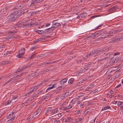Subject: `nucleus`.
<instances>
[{
	"label": "nucleus",
	"instance_id": "f257e3e1",
	"mask_svg": "<svg viewBox=\"0 0 123 123\" xmlns=\"http://www.w3.org/2000/svg\"><path fill=\"white\" fill-rule=\"evenodd\" d=\"M16 17L13 12L9 15L8 17V18L6 20V21L8 22H9L14 21L17 19V17Z\"/></svg>",
	"mask_w": 123,
	"mask_h": 123
},
{
	"label": "nucleus",
	"instance_id": "f03ea898",
	"mask_svg": "<svg viewBox=\"0 0 123 123\" xmlns=\"http://www.w3.org/2000/svg\"><path fill=\"white\" fill-rule=\"evenodd\" d=\"M44 0H32L30 3L28 5L30 6H34L35 4L40 3Z\"/></svg>",
	"mask_w": 123,
	"mask_h": 123
},
{
	"label": "nucleus",
	"instance_id": "7ed1b4c3",
	"mask_svg": "<svg viewBox=\"0 0 123 123\" xmlns=\"http://www.w3.org/2000/svg\"><path fill=\"white\" fill-rule=\"evenodd\" d=\"M13 13L15 15V16L17 17V19L19 17L22 15V14L21 12L17 11H16L13 12Z\"/></svg>",
	"mask_w": 123,
	"mask_h": 123
},
{
	"label": "nucleus",
	"instance_id": "20e7f679",
	"mask_svg": "<svg viewBox=\"0 0 123 123\" xmlns=\"http://www.w3.org/2000/svg\"><path fill=\"white\" fill-rule=\"evenodd\" d=\"M96 51V53H97V55H102L103 54H105V53H104L106 51L105 50H97V51Z\"/></svg>",
	"mask_w": 123,
	"mask_h": 123
},
{
	"label": "nucleus",
	"instance_id": "39448f33",
	"mask_svg": "<svg viewBox=\"0 0 123 123\" xmlns=\"http://www.w3.org/2000/svg\"><path fill=\"white\" fill-rule=\"evenodd\" d=\"M103 31H99L95 32L94 34H93V36H93V37H95L96 35L99 36L102 35V33L103 32Z\"/></svg>",
	"mask_w": 123,
	"mask_h": 123
},
{
	"label": "nucleus",
	"instance_id": "423d86ee",
	"mask_svg": "<svg viewBox=\"0 0 123 123\" xmlns=\"http://www.w3.org/2000/svg\"><path fill=\"white\" fill-rule=\"evenodd\" d=\"M119 57L117 56H114L111 59L112 62L113 63H117L118 61V59Z\"/></svg>",
	"mask_w": 123,
	"mask_h": 123
},
{
	"label": "nucleus",
	"instance_id": "0eeeda50",
	"mask_svg": "<svg viewBox=\"0 0 123 123\" xmlns=\"http://www.w3.org/2000/svg\"><path fill=\"white\" fill-rule=\"evenodd\" d=\"M96 51H97V49L95 50H94L91 51L90 54H87V56L88 57L89 56H92V55H94V54H95V56H97V53H96Z\"/></svg>",
	"mask_w": 123,
	"mask_h": 123
},
{
	"label": "nucleus",
	"instance_id": "6e6552de",
	"mask_svg": "<svg viewBox=\"0 0 123 123\" xmlns=\"http://www.w3.org/2000/svg\"><path fill=\"white\" fill-rule=\"evenodd\" d=\"M61 25L60 23H55L54 21H53V26H54V27L56 28Z\"/></svg>",
	"mask_w": 123,
	"mask_h": 123
},
{
	"label": "nucleus",
	"instance_id": "1a4fd4ad",
	"mask_svg": "<svg viewBox=\"0 0 123 123\" xmlns=\"http://www.w3.org/2000/svg\"><path fill=\"white\" fill-rule=\"evenodd\" d=\"M68 80V79L67 78L63 79L60 81V83L61 84H63L66 83Z\"/></svg>",
	"mask_w": 123,
	"mask_h": 123
},
{
	"label": "nucleus",
	"instance_id": "9d476101",
	"mask_svg": "<svg viewBox=\"0 0 123 123\" xmlns=\"http://www.w3.org/2000/svg\"><path fill=\"white\" fill-rule=\"evenodd\" d=\"M117 7L115 6H114L113 7L110 8L109 9V12H113V11H115L117 9Z\"/></svg>",
	"mask_w": 123,
	"mask_h": 123
},
{
	"label": "nucleus",
	"instance_id": "9b49d317",
	"mask_svg": "<svg viewBox=\"0 0 123 123\" xmlns=\"http://www.w3.org/2000/svg\"><path fill=\"white\" fill-rule=\"evenodd\" d=\"M28 67V65H26L23 66V67L21 69H20L19 70H17L15 73H17L18 72H19L21 71V70H24L26 68H27Z\"/></svg>",
	"mask_w": 123,
	"mask_h": 123
},
{
	"label": "nucleus",
	"instance_id": "f8f14e48",
	"mask_svg": "<svg viewBox=\"0 0 123 123\" xmlns=\"http://www.w3.org/2000/svg\"><path fill=\"white\" fill-rule=\"evenodd\" d=\"M26 15L28 17H30L31 16V11L30 10H29L28 9Z\"/></svg>",
	"mask_w": 123,
	"mask_h": 123
},
{
	"label": "nucleus",
	"instance_id": "ddd939ff",
	"mask_svg": "<svg viewBox=\"0 0 123 123\" xmlns=\"http://www.w3.org/2000/svg\"><path fill=\"white\" fill-rule=\"evenodd\" d=\"M19 52H20V53L18 54V55L17 56H18L19 58H22V56L24 55L25 53V52H21L20 51Z\"/></svg>",
	"mask_w": 123,
	"mask_h": 123
},
{
	"label": "nucleus",
	"instance_id": "4468645a",
	"mask_svg": "<svg viewBox=\"0 0 123 123\" xmlns=\"http://www.w3.org/2000/svg\"><path fill=\"white\" fill-rule=\"evenodd\" d=\"M21 26L23 28H27L29 27V24H23L21 25Z\"/></svg>",
	"mask_w": 123,
	"mask_h": 123
},
{
	"label": "nucleus",
	"instance_id": "2eb2a0df",
	"mask_svg": "<svg viewBox=\"0 0 123 123\" xmlns=\"http://www.w3.org/2000/svg\"><path fill=\"white\" fill-rule=\"evenodd\" d=\"M51 32V31L49 30V28L45 29L44 31V32L45 33L48 34Z\"/></svg>",
	"mask_w": 123,
	"mask_h": 123
},
{
	"label": "nucleus",
	"instance_id": "dca6fc26",
	"mask_svg": "<svg viewBox=\"0 0 123 123\" xmlns=\"http://www.w3.org/2000/svg\"><path fill=\"white\" fill-rule=\"evenodd\" d=\"M28 9H24L23 11H22L21 12L22 14H26H26H27V12L28 11Z\"/></svg>",
	"mask_w": 123,
	"mask_h": 123
},
{
	"label": "nucleus",
	"instance_id": "f3484780",
	"mask_svg": "<svg viewBox=\"0 0 123 123\" xmlns=\"http://www.w3.org/2000/svg\"><path fill=\"white\" fill-rule=\"evenodd\" d=\"M118 106H120L121 107L123 106V102L119 101L117 104Z\"/></svg>",
	"mask_w": 123,
	"mask_h": 123
},
{
	"label": "nucleus",
	"instance_id": "a211bd4d",
	"mask_svg": "<svg viewBox=\"0 0 123 123\" xmlns=\"http://www.w3.org/2000/svg\"><path fill=\"white\" fill-rule=\"evenodd\" d=\"M74 78H71L69 79L68 82L69 84H72L74 81Z\"/></svg>",
	"mask_w": 123,
	"mask_h": 123
},
{
	"label": "nucleus",
	"instance_id": "6ab92c4d",
	"mask_svg": "<svg viewBox=\"0 0 123 123\" xmlns=\"http://www.w3.org/2000/svg\"><path fill=\"white\" fill-rule=\"evenodd\" d=\"M87 14L86 13L83 12L82 14H80V17H81L82 18L85 17L86 16Z\"/></svg>",
	"mask_w": 123,
	"mask_h": 123
},
{
	"label": "nucleus",
	"instance_id": "aec40b11",
	"mask_svg": "<svg viewBox=\"0 0 123 123\" xmlns=\"http://www.w3.org/2000/svg\"><path fill=\"white\" fill-rule=\"evenodd\" d=\"M110 106L107 105V106H105L102 109V110L103 111L105 110H106L108 109H110Z\"/></svg>",
	"mask_w": 123,
	"mask_h": 123
},
{
	"label": "nucleus",
	"instance_id": "412c9836",
	"mask_svg": "<svg viewBox=\"0 0 123 123\" xmlns=\"http://www.w3.org/2000/svg\"><path fill=\"white\" fill-rule=\"evenodd\" d=\"M49 37V36H46L45 35H42L41 36V38H42V39H45Z\"/></svg>",
	"mask_w": 123,
	"mask_h": 123
},
{
	"label": "nucleus",
	"instance_id": "4be33fe9",
	"mask_svg": "<svg viewBox=\"0 0 123 123\" xmlns=\"http://www.w3.org/2000/svg\"><path fill=\"white\" fill-rule=\"evenodd\" d=\"M94 86V85L93 84L89 85L87 88V90H89L90 89L92 88Z\"/></svg>",
	"mask_w": 123,
	"mask_h": 123
},
{
	"label": "nucleus",
	"instance_id": "5701e85b",
	"mask_svg": "<svg viewBox=\"0 0 123 123\" xmlns=\"http://www.w3.org/2000/svg\"><path fill=\"white\" fill-rule=\"evenodd\" d=\"M22 75H23V74L22 73H21L19 75H17L16 76L13 77L12 78L13 80L14 79H16L17 78L19 77H20V76H22Z\"/></svg>",
	"mask_w": 123,
	"mask_h": 123
},
{
	"label": "nucleus",
	"instance_id": "b1692460",
	"mask_svg": "<svg viewBox=\"0 0 123 123\" xmlns=\"http://www.w3.org/2000/svg\"><path fill=\"white\" fill-rule=\"evenodd\" d=\"M55 84H54L52 86L48 88L46 90V92H47L48 90L54 88L55 87Z\"/></svg>",
	"mask_w": 123,
	"mask_h": 123
},
{
	"label": "nucleus",
	"instance_id": "393cba45",
	"mask_svg": "<svg viewBox=\"0 0 123 123\" xmlns=\"http://www.w3.org/2000/svg\"><path fill=\"white\" fill-rule=\"evenodd\" d=\"M45 56V54H41L40 55L38 56V57H39L41 59H42L43 58H44Z\"/></svg>",
	"mask_w": 123,
	"mask_h": 123
},
{
	"label": "nucleus",
	"instance_id": "a878e982",
	"mask_svg": "<svg viewBox=\"0 0 123 123\" xmlns=\"http://www.w3.org/2000/svg\"><path fill=\"white\" fill-rule=\"evenodd\" d=\"M71 118L70 117L67 118V119L65 120L64 121V122L67 123L70 121Z\"/></svg>",
	"mask_w": 123,
	"mask_h": 123
},
{
	"label": "nucleus",
	"instance_id": "bb28decb",
	"mask_svg": "<svg viewBox=\"0 0 123 123\" xmlns=\"http://www.w3.org/2000/svg\"><path fill=\"white\" fill-rule=\"evenodd\" d=\"M42 41V38H39L37 39L36 41L35 42V43H36L39 41Z\"/></svg>",
	"mask_w": 123,
	"mask_h": 123
},
{
	"label": "nucleus",
	"instance_id": "cd10ccee",
	"mask_svg": "<svg viewBox=\"0 0 123 123\" xmlns=\"http://www.w3.org/2000/svg\"><path fill=\"white\" fill-rule=\"evenodd\" d=\"M37 31L39 34H42L43 33V31L38 30H37Z\"/></svg>",
	"mask_w": 123,
	"mask_h": 123
},
{
	"label": "nucleus",
	"instance_id": "c85d7f7f",
	"mask_svg": "<svg viewBox=\"0 0 123 123\" xmlns=\"http://www.w3.org/2000/svg\"><path fill=\"white\" fill-rule=\"evenodd\" d=\"M11 101L9 100L7 101L5 103V105H7L11 103Z\"/></svg>",
	"mask_w": 123,
	"mask_h": 123
},
{
	"label": "nucleus",
	"instance_id": "c756f323",
	"mask_svg": "<svg viewBox=\"0 0 123 123\" xmlns=\"http://www.w3.org/2000/svg\"><path fill=\"white\" fill-rule=\"evenodd\" d=\"M37 13L35 11H34L33 12L31 11V16H32L35 15Z\"/></svg>",
	"mask_w": 123,
	"mask_h": 123
},
{
	"label": "nucleus",
	"instance_id": "7c9ffc66",
	"mask_svg": "<svg viewBox=\"0 0 123 123\" xmlns=\"http://www.w3.org/2000/svg\"><path fill=\"white\" fill-rule=\"evenodd\" d=\"M55 27H54V26H52L51 27L49 28V29H51V32H52L55 29Z\"/></svg>",
	"mask_w": 123,
	"mask_h": 123
},
{
	"label": "nucleus",
	"instance_id": "2f4dec72",
	"mask_svg": "<svg viewBox=\"0 0 123 123\" xmlns=\"http://www.w3.org/2000/svg\"><path fill=\"white\" fill-rule=\"evenodd\" d=\"M35 54H34L32 55H31V56L29 57L28 60L30 59L31 60L32 58H33L35 56Z\"/></svg>",
	"mask_w": 123,
	"mask_h": 123
},
{
	"label": "nucleus",
	"instance_id": "473e14b6",
	"mask_svg": "<svg viewBox=\"0 0 123 123\" xmlns=\"http://www.w3.org/2000/svg\"><path fill=\"white\" fill-rule=\"evenodd\" d=\"M29 27H30L31 26H33L35 25L36 24L34 23H30L29 24Z\"/></svg>",
	"mask_w": 123,
	"mask_h": 123
},
{
	"label": "nucleus",
	"instance_id": "72a5a7b5",
	"mask_svg": "<svg viewBox=\"0 0 123 123\" xmlns=\"http://www.w3.org/2000/svg\"><path fill=\"white\" fill-rule=\"evenodd\" d=\"M100 16V15H94V16H92L91 17V18H92H92H96V17H99V16Z\"/></svg>",
	"mask_w": 123,
	"mask_h": 123
},
{
	"label": "nucleus",
	"instance_id": "f704fd0d",
	"mask_svg": "<svg viewBox=\"0 0 123 123\" xmlns=\"http://www.w3.org/2000/svg\"><path fill=\"white\" fill-rule=\"evenodd\" d=\"M14 10H17L19 9L18 7V6L17 5L15 7H14L13 9Z\"/></svg>",
	"mask_w": 123,
	"mask_h": 123
},
{
	"label": "nucleus",
	"instance_id": "c9c22d12",
	"mask_svg": "<svg viewBox=\"0 0 123 123\" xmlns=\"http://www.w3.org/2000/svg\"><path fill=\"white\" fill-rule=\"evenodd\" d=\"M25 49L24 48H22L21 49V52H25Z\"/></svg>",
	"mask_w": 123,
	"mask_h": 123
},
{
	"label": "nucleus",
	"instance_id": "e433bc0d",
	"mask_svg": "<svg viewBox=\"0 0 123 123\" xmlns=\"http://www.w3.org/2000/svg\"><path fill=\"white\" fill-rule=\"evenodd\" d=\"M16 31H12L10 32V34L11 35H12L13 34H14V33H16Z\"/></svg>",
	"mask_w": 123,
	"mask_h": 123
},
{
	"label": "nucleus",
	"instance_id": "4c0bfd02",
	"mask_svg": "<svg viewBox=\"0 0 123 123\" xmlns=\"http://www.w3.org/2000/svg\"><path fill=\"white\" fill-rule=\"evenodd\" d=\"M17 5L19 9H20L22 8L23 6L21 5H20V4H18Z\"/></svg>",
	"mask_w": 123,
	"mask_h": 123
},
{
	"label": "nucleus",
	"instance_id": "58836bf2",
	"mask_svg": "<svg viewBox=\"0 0 123 123\" xmlns=\"http://www.w3.org/2000/svg\"><path fill=\"white\" fill-rule=\"evenodd\" d=\"M34 88H33L32 87L29 90L30 92L32 93V92H33L34 91Z\"/></svg>",
	"mask_w": 123,
	"mask_h": 123
},
{
	"label": "nucleus",
	"instance_id": "ea45409f",
	"mask_svg": "<svg viewBox=\"0 0 123 123\" xmlns=\"http://www.w3.org/2000/svg\"><path fill=\"white\" fill-rule=\"evenodd\" d=\"M42 91V90H41V91H38V92L36 94V95L37 96L39 95V94L41 93Z\"/></svg>",
	"mask_w": 123,
	"mask_h": 123
},
{
	"label": "nucleus",
	"instance_id": "a19ab883",
	"mask_svg": "<svg viewBox=\"0 0 123 123\" xmlns=\"http://www.w3.org/2000/svg\"><path fill=\"white\" fill-rule=\"evenodd\" d=\"M72 107V105L70 107H69V106L68 107V108H67V107H66L65 108H64L63 109L64 110H66L67 109H69L71 108Z\"/></svg>",
	"mask_w": 123,
	"mask_h": 123
},
{
	"label": "nucleus",
	"instance_id": "79ce46f5",
	"mask_svg": "<svg viewBox=\"0 0 123 123\" xmlns=\"http://www.w3.org/2000/svg\"><path fill=\"white\" fill-rule=\"evenodd\" d=\"M112 54V53L111 52H110L109 53H108V54H105V55H106L107 56H109L110 55H111Z\"/></svg>",
	"mask_w": 123,
	"mask_h": 123
},
{
	"label": "nucleus",
	"instance_id": "37998d69",
	"mask_svg": "<svg viewBox=\"0 0 123 123\" xmlns=\"http://www.w3.org/2000/svg\"><path fill=\"white\" fill-rule=\"evenodd\" d=\"M43 64H44V65H45L48 64H52V63L51 62H45Z\"/></svg>",
	"mask_w": 123,
	"mask_h": 123
},
{
	"label": "nucleus",
	"instance_id": "c03bdc74",
	"mask_svg": "<svg viewBox=\"0 0 123 123\" xmlns=\"http://www.w3.org/2000/svg\"><path fill=\"white\" fill-rule=\"evenodd\" d=\"M18 97L17 96H13L12 97V99L13 100H14L16 99Z\"/></svg>",
	"mask_w": 123,
	"mask_h": 123
},
{
	"label": "nucleus",
	"instance_id": "a18cd8bd",
	"mask_svg": "<svg viewBox=\"0 0 123 123\" xmlns=\"http://www.w3.org/2000/svg\"><path fill=\"white\" fill-rule=\"evenodd\" d=\"M33 88H34V91H35L38 88H37V86H34L32 87Z\"/></svg>",
	"mask_w": 123,
	"mask_h": 123
},
{
	"label": "nucleus",
	"instance_id": "49530a36",
	"mask_svg": "<svg viewBox=\"0 0 123 123\" xmlns=\"http://www.w3.org/2000/svg\"><path fill=\"white\" fill-rule=\"evenodd\" d=\"M52 113L53 114H55L57 112L56 111H55V109L54 110H53L52 112Z\"/></svg>",
	"mask_w": 123,
	"mask_h": 123
},
{
	"label": "nucleus",
	"instance_id": "de8ad7c7",
	"mask_svg": "<svg viewBox=\"0 0 123 123\" xmlns=\"http://www.w3.org/2000/svg\"><path fill=\"white\" fill-rule=\"evenodd\" d=\"M51 108H48L47 109V112H48L49 111H51Z\"/></svg>",
	"mask_w": 123,
	"mask_h": 123
},
{
	"label": "nucleus",
	"instance_id": "09e8293b",
	"mask_svg": "<svg viewBox=\"0 0 123 123\" xmlns=\"http://www.w3.org/2000/svg\"><path fill=\"white\" fill-rule=\"evenodd\" d=\"M118 41V39H115L113 40L112 42H117V41Z\"/></svg>",
	"mask_w": 123,
	"mask_h": 123
},
{
	"label": "nucleus",
	"instance_id": "8fccbe9b",
	"mask_svg": "<svg viewBox=\"0 0 123 123\" xmlns=\"http://www.w3.org/2000/svg\"><path fill=\"white\" fill-rule=\"evenodd\" d=\"M121 85H121V84H120L118 85L117 86H116V88H118L119 87L121 86Z\"/></svg>",
	"mask_w": 123,
	"mask_h": 123
},
{
	"label": "nucleus",
	"instance_id": "3c124183",
	"mask_svg": "<svg viewBox=\"0 0 123 123\" xmlns=\"http://www.w3.org/2000/svg\"><path fill=\"white\" fill-rule=\"evenodd\" d=\"M119 54L118 53H115L114 54V56H116L118 54Z\"/></svg>",
	"mask_w": 123,
	"mask_h": 123
},
{
	"label": "nucleus",
	"instance_id": "603ef678",
	"mask_svg": "<svg viewBox=\"0 0 123 123\" xmlns=\"http://www.w3.org/2000/svg\"><path fill=\"white\" fill-rule=\"evenodd\" d=\"M38 111V110H37L36 112H35V115H37L38 114V113H39V112Z\"/></svg>",
	"mask_w": 123,
	"mask_h": 123
},
{
	"label": "nucleus",
	"instance_id": "864d4df0",
	"mask_svg": "<svg viewBox=\"0 0 123 123\" xmlns=\"http://www.w3.org/2000/svg\"><path fill=\"white\" fill-rule=\"evenodd\" d=\"M42 83H41L39 85H37L36 86H37V88H38V87L41 86L42 85Z\"/></svg>",
	"mask_w": 123,
	"mask_h": 123
},
{
	"label": "nucleus",
	"instance_id": "5fc2aeb1",
	"mask_svg": "<svg viewBox=\"0 0 123 123\" xmlns=\"http://www.w3.org/2000/svg\"><path fill=\"white\" fill-rule=\"evenodd\" d=\"M117 102V101H114L113 102V104H116Z\"/></svg>",
	"mask_w": 123,
	"mask_h": 123
},
{
	"label": "nucleus",
	"instance_id": "6e6d98bb",
	"mask_svg": "<svg viewBox=\"0 0 123 123\" xmlns=\"http://www.w3.org/2000/svg\"><path fill=\"white\" fill-rule=\"evenodd\" d=\"M98 91V90L97 89L94 90L93 92V93H95V92H97Z\"/></svg>",
	"mask_w": 123,
	"mask_h": 123
},
{
	"label": "nucleus",
	"instance_id": "4d7b16f0",
	"mask_svg": "<svg viewBox=\"0 0 123 123\" xmlns=\"http://www.w3.org/2000/svg\"><path fill=\"white\" fill-rule=\"evenodd\" d=\"M50 25V24L49 23L45 25L46 27H48Z\"/></svg>",
	"mask_w": 123,
	"mask_h": 123
},
{
	"label": "nucleus",
	"instance_id": "13d9d810",
	"mask_svg": "<svg viewBox=\"0 0 123 123\" xmlns=\"http://www.w3.org/2000/svg\"><path fill=\"white\" fill-rule=\"evenodd\" d=\"M10 62L9 61H5V64H7L9 63Z\"/></svg>",
	"mask_w": 123,
	"mask_h": 123
},
{
	"label": "nucleus",
	"instance_id": "bf43d9fd",
	"mask_svg": "<svg viewBox=\"0 0 123 123\" xmlns=\"http://www.w3.org/2000/svg\"><path fill=\"white\" fill-rule=\"evenodd\" d=\"M77 114H79L80 113V110H78L77 112Z\"/></svg>",
	"mask_w": 123,
	"mask_h": 123
},
{
	"label": "nucleus",
	"instance_id": "052dcab7",
	"mask_svg": "<svg viewBox=\"0 0 123 123\" xmlns=\"http://www.w3.org/2000/svg\"><path fill=\"white\" fill-rule=\"evenodd\" d=\"M84 105V104L83 103L82 104L80 105V107H83Z\"/></svg>",
	"mask_w": 123,
	"mask_h": 123
},
{
	"label": "nucleus",
	"instance_id": "680f3d73",
	"mask_svg": "<svg viewBox=\"0 0 123 123\" xmlns=\"http://www.w3.org/2000/svg\"><path fill=\"white\" fill-rule=\"evenodd\" d=\"M62 114L61 113H59L58 114V116L59 117H60L62 116Z\"/></svg>",
	"mask_w": 123,
	"mask_h": 123
},
{
	"label": "nucleus",
	"instance_id": "e2e57ef3",
	"mask_svg": "<svg viewBox=\"0 0 123 123\" xmlns=\"http://www.w3.org/2000/svg\"><path fill=\"white\" fill-rule=\"evenodd\" d=\"M62 88V87H59L57 88V90H59L61 89Z\"/></svg>",
	"mask_w": 123,
	"mask_h": 123
},
{
	"label": "nucleus",
	"instance_id": "0e129e2a",
	"mask_svg": "<svg viewBox=\"0 0 123 123\" xmlns=\"http://www.w3.org/2000/svg\"><path fill=\"white\" fill-rule=\"evenodd\" d=\"M13 80V79L12 78H11L9 80L10 81V82L12 80Z\"/></svg>",
	"mask_w": 123,
	"mask_h": 123
},
{
	"label": "nucleus",
	"instance_id": "69168bd1",
	"mask_svg": "<svg viewBox=\"0 0 123 123\" xmlns=\"http://www.w3.org/2000/svg\"><path fill=\"white\" fill-rule=\"evenodd\" d=\"M35 48L34 47L31 48V49L30 50L32 51L35 49Z\"/></svg>",
	"mask_w": 123,
	"mask_h": 123
},
{
	"label": "nucleus",
	"instance_id": "338daca9",
	"mask_svg": "<svg viewBox=\"0 0 123 123\" xmlns=\"http://www.w3.org/2000/svg\"><path fill=\"white\" fill-rule=\"evenodd\" d=\"M114 92L113 91V90H111V91H110V93H111V94H113V93Z\"/></svg>",
	"mask_w": 123,
	"mask_h": 123
},
{
	"label": "nucleus",
	"instance_id": "774afa93",
	"mask_svg": "<svg viewBox=\"0 0 123 123\" xmlns=\"http://www.w3.org/2000/svg\"><path fill=\"white\" fill-rule=\"evenodd\" d=\"M12 121V120L11 119H10L8 121L9 122H11Z\"/></svg>",
	"mask_w": 123,
	"mask_h": 123
}]
</instances>
